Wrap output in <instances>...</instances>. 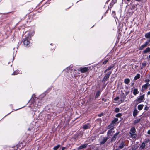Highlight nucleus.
Masks as SVG:
<instances>
[{"label":"nucleus","instance_id":"9d476101","mask_svg":"<svg viewBox=\"0 0 150 150\" xmlns=\"http://www.w3.org/2000/svg\"><path fill=\"white\" fill-rule=\"evenodd\" d=\"M147 65V62L146 61H144V62H143L142 63V67L141 68V69H142L143 67H145Z\"/></svg>","mask_w":150,"mask_h":150},{"label":"nucleus","instance_id":"412c9836","mask_svg":"<svg viewBox=\"0 0 150 150\" xmlns=\"http://www.w3.org/2000/svg\"><path fill=\"white\" fill-rule=\"evenodd\" d=\"M60 146V145H57V146L54 147L53 148L54 150H57Z\"/></svg>","mask_w":150,"mask_h":150},{"label":"nucleus","instance_id":"ea45409f","mask_svg":"<svg viewBox=\"0 0 150 150\" xmlns=\"http://www.w3.org/2000/svg\"><path fill=\"white\" fill-rule=\"evenodd\" d=\"M65 149V147H63L62 149V150H64Z\"/></svg>","mask_w":150,"mask_h":150},{"label":"nucleus","instance_id":"7c9ffc66","mask_svg":"<svg viewBox=\"0 0 150 150\" xmlns=\"http://www.w3.org/2000/svg\"><path fill=\"white\" fill-rule=\"evenodd\" d=\"M99 94H100V92L99 91L96 94V97H98L99 95Z\"/></svg>","mask_w":150,"mask_h":150},{"label":"nucleus","instance_id":"20e7f679","mask_svg":"<svg viewBox=\"0 0 150 150\" xmlns=\"http://www.w3.org/2000/svg\"><path fill=\"white\" fill-rule=\"evenodd\" d=\"M144 98V96L143 95L141 96L140 97L137 98V100L139 102V103L141 102L143 100Z\"/></svg>","mask_w":150,"mask_h":150},{"label":"nucleus","instance_id":"1a4fd4ad","mask_svg":"<svg viewBox=\"0 0 150 150\" xmlns=\"http://www.w3.org/2000/svg\"><path fill=\"white\" fill-rule=\"evenodd\" d=\"M150 51V48L149 47H148L146 48V50L143 51V52L144 53H146Z\"/></svg>","mask_w":150,"mask_h":150},{"label":"nucleus","instance_id":"c03bdc74","mask_svg":"<svg viewBox=\"0 0 150 150\" xmlns=\"http://www.w3.org/2000/svg\"><path fill=\"white\" fill-rule=\"evenodd\" d=\"M149 58H150V55L149 56Z\"/></svg>","mask_w":150,"mask_h":150},{"label":"nucleus","instance_id":"393cba45","mask_svg":"<svg viewBox=\"0 0 150 150\" xmlns=\"http://www.w3.org/2000/svg\"><path fill=\"white\" fill-rule=\"evenodd\" d=\"M107 139H106V138H104L103 141H102V142H100V143L101 144H104L107 141Z\"/></svg>","mask_w":150,"mask_h":150},{"label":"nucleus","instance_id":"4c0bfd02","mask_svg":"<svg viewBox=\"0 0 150 150\" xmlns=\"http://www.w3.org/2000/svg\"><path fill=\"white\" fill-rule=\"evenodd\" d=\"M102 115H103V114L102 113L98 115L99 117H101Z\"/></svg>","mask_w":150,"mask_h":150},{"label":"nucleus","instance_id":"5701e85b","mask_svg":"<svg viewBox=\"0 0 150 150\" xmlns=\"http://www.w3.org/2000/svg\"><path fill=\"white\" fill-rule=\"evenodd\" d=\"M150 40H148L144 44L146 46L148 45V44L150 43Z\"/></svg>","mask_w":150,"mask_h":150},{"label":"nucleus","instance_id":"79ce46f5","mask_svg":"<svg viewBox=\"0 0 150 150\" xmlns=\"http://www.w3.org/2000/svg\"><path fill=\"white\" fill-rule=\"evenodd\" d=\"M128 1H129L130 0H126Z\"/></svg>","mask_w":150,"mask_h":150},{"label":"nucleus","instance_id":"cd10ccee","mask_svg":"<svg viewBox=\"0 0 150 150\" xmlns=\"http://www.w3.org/2000/svg\"><path fill=\"white\" fill-rule=\"evenodd\" d=\"M115 111L116 112H118L119 111V108H117L115 109Z\"/></svg>","mask_w":150,"mask_h":150},{"label":"nucleus","instance_id":"2eb2a0df","mask_svg":"<svg viewBox=\"0 0 150 150\" xmlns=\"http://www.w3.org/2000/svg\"><path fill=\"white\" fill-rule=\"evenodd\" d=\"M125 83L126 84H128L130 82V80L129 79H126L124 81Z\"/></svg>","mask_w":150,"mask_h":150},{"label":"nucleus","instance_id":"f8f14e48","mask_svg":"<svg viewBox=\"0 0 150 150\" xmlns=\"http://www.w3.org/2000/svg\"><path fill=\"white\" fill-rule=\"evenodd\" d=\"M144 106L143 105H139L138 106V108L139 110H141L142 109Z\"/></svg>","mask_w":150,"mask_h":150},{"label":"nucleus","instance_id":"0eeeda50","mask_svg":"<svg viewBox=\"0 0 150 150\" xmlns=\"http://www.w3.org/2000/svg\"><path fill=\"white\" fill-rule=\"evenodd\" d=\"M146 146L145 143L144 142H143L141 146H140L139 147V149H142L144 148Z\"/></svg>","mask_w":150,"mask_h":150},{"label":"nucleus","instance_id":"a878e982","mask_svg":"<svg viewBox=\"0 0 150 150\" xmlns=\"http://www.w3.org/2000/svg\"><path fill=\"white\" fill-rule=\"evenodd\" d=\"M88 127V126L87 125H85L83 127V128L84 129H86Z\"/></svg>","mask_w":150,"mask_h":150},{"label":"nucleus","instance_id":"aec40b11","mask_svg":"<svg viewBox=\"0 0 150 150\" xmlns=\"http://www.w3.org/2000/svg\"><path fill=\"white\" fill-rule=\"evenodd\" d=\"M109 76L107 75H105V76L103 78V80L105 81L109 78Z\"/></svg>","mask_w":150,"mask_h":150},{"label":"nucleus","instance_id":"a18cd8bd","mask_svg":"<svg viewBox=\"0 0 150 150\" xmlns=\"http://www.w3.org/2000/svg\"><path fill=\"white\" fill-rule=\"evenodd\" d=\"M119 150V149H116V150Z\"/></svg>","mask_w":150,"mask_h":150},{"label":"nucleus","instance_id":"58836bf2","mask_svg":"<svg viewBox=\"0 0 150 150\" xmlns=\"http://www.w3.org/2000/svg\"><path fill=\"white\" fill-rule=\"evenodd\" d=\"M147 94L148 95H150V91H148L147 93Z\"/></svg>","mask_w":150,"mask_h":150},{"label":"nucleus","instance_id":"a19ab883","mask_svg":"<svg viewBox=\"0 0 150 150\" xmlns=\"http://www.w3.org/2000/svg\"><path fill=\"white\" fill-rule=\"evenodd\" d=\"M138 1H140L141 0H136Z\"/></svg>","mask_w":150,"mask_h":150},{"label":"nucleus","instance_id":"f3484780","mask_svg":"<svg viewBox=\"0 0 150 150\" xmlns=\"http://www.w3.org/2000/svg\"><path fill=\"white\" fill-rule=\"evenodd\" d=\"M140 77V75L139 74H138L136 76H135L134 77V79L135 80H136L138 79H139Z\"/></svg>","mask_w":150,"mask_h":150},{"label":"nucleus","instance_id":"423d86ee","mask_svg":"<svg viewBox=\"0 0 150 150\" xmlns=\"http://www.w3.org/2000/svg\"><path fill=\"white\" fill-rule=\"evenodd\" d=\"M23 43L24 45L26 46H28L30 45V42L28 40H24Z\"/></svg>","mask_w":150,"mask_h":150},{"label":"nucleus","instance_id":"c756f323","mask_svg":"<svg viewBox=\"0 0 150 150\" xmlns=\"http://www.w3.org/2000/svg\"><path fill=\"white\" fill-rule=\"evenodd\" d=\"M111 73V71H109V72H108L106 74V75H108V76H109L110 75Z\"/></svg>","mask_w":150,"mask_h":150},{"label":"nucleus","instance_id":"ddd939ff","mask_svg":"<svg viewBox=\"0 0 150 150\" xmlns=\"http://www.w3.org/2000/svg\"><path fill=\"white\" fill-rule=\"evenodd\" d=\"M138 111L136 109L134 110L133 113V115L134 116H136L138 113Z\"/></svg>","mask_w":150,"mask_h":150},{"label":"nucleus","instance_id":"6ab92c4d","mask_svg":"<svg viewBox=\"0 0 150 150\" xmlns=\"http://www.w3.org/2000/svg\"><path fill=\"white\" fill-rule=\"evenodd\" d=\"M117 135H118V134L117 133H116V134H115L114 137H113L112 138L111 140L112 141H114V140H115L116 139V137L117 136Z\"/></svg>","mask_w":150,"mask_h":150},{"label":"nucleus","instance_id":"dca6fc26","mask_svg":"<svg viewBox=\"0 0 150 150\" xmlns=\"http://www.w3.org/2000/svg\"><path fill=\"white\" fill-rule=\"evenodd\" d=\"M86 146L87 145L85 144L79 146V149H82L85 148Z\"/></svg>","mask_w":150,"mask_h":150},{"label":"nucleus","instance_id":"6e6552de","mask_svg":"<svg viewBox=\"0 0 150 150\" xmlns=\"http://www.w3.org/2000/svg\"><path fill=\"white\" fill-rule=\"evenodd\" d=\"M145 37L147 38H150V32L146 33L145 35Z\"/></svg>","mask_w":150,"mask_h":150},{"label":"nucleus","instance_id":"72a5a7b5","mask_svg":"<svg viewBox=\"0 0 150 150\" xmlns=\"http://www.w3.org/2000/svg\"><path fill=\"white\" fill-rule=\"evenodd\" d=\"M17 72H17H14L13 73V75H16V74H18V73Z\"/></svg>","mask_w":150,"mask_h":150},{"label":"nucleus","instance_id":"e433bc0d","mask_svg":"<svg viewBox=\"0 0 150 150\" xmlns=\"http://www.w3.org/2000/svg\"><path fill=\"white\" fill-rule=\"evenodd\" d=\"M147 133L148 134H150V130L148 131Z\"/></svg>","mask_w":150,"mask_h":150},{"label":"nucleus","instance_id":"39448f33","mask_svg":"<svg viewBox=\"0 0 150 150\" xmlns=\"http://www.w3.org/2000/svg\"><path fill=\"white\" fill-rule=\"evenodd\" d=\"M113 129H111L108 131V136H111L113 134L114 132L112 131Z\"/></svg>","mask_w":150,"mask_h":150},{"label":"nucleus","instance_id":"c9c22d12","mask_svg":"<svg viewBox=\"0 0 150 150\" xmlns=\"http://www.w3.org/2000/svg\"><path fill=\"white\" fill-rule=\"evenodd\" d=\"M149 109V108L147 106H146L145 107L144 109L146 110H147Z\"/></svg>","mask_w":150,"mask_h":150},{"label":"nucleus","instance_id":"b1692460","mask_svg":"<svg viewBox=\"0 0 150 150\" xmlns=\"http://www.w3.org/2000/svg\"><path fill=\"white\" fill-rule=\"evenodd\" d=\"M113 67V66H110L106 70H105V72L107 71H108L110 70Z\"/></svg>","mask_w":150,"mask_h":150},{"label":"nucleus","instance_id":"a211bd4d","mask_svg":"<svg viewBox=\"0 0 150 150\" xmlns=\"http://www.w3.org/2000/svg\"><path fill=\"white\" fill-rule=\"evenodd\" d=\"M146 47V46L144 44L142 45L141 46L139 47V49L140 50H142Z\"/></svg>","mask_w":150,"mask_h":150},{"label":"nucleus","instance_id":"f03ea898","mask_svg":"<svg viewBox=\"0 0 150 150\" xmlns=\"http://www.w3.org/2000/svg\"><path fill=\"white\" fill-rule=\"evenodd\" d=\"M90 69V68L88 67H81L80 69L81 72L84 73L88 71Z\"/></svg>","mask_w":150,"mask_h":150},{"label":"nucleus","instance_id":"f257e3e1","mask_svg":"<svg viewBox=\"0 0 150 150\" xmlns=\"http://www.w3.org/2000/svg\"><path fill=\"white\" fill-rule=\"evenodd\" d=\"M135 129L134 128H132L130 130V134L131 136L133 138H135L136 137V135L135 134Z\"/></svg>","mask_w":150,"mask_h":150},{"label":"nucleus","instance_id":"4468645a","mask_svg":"<svg viewBox=\"0 0 150 150\" xmlns=\"http://www.w3.org/2000/svg\"><path fill=\"white\" fill-rule=\"evenodd\" d=\"M118 121V119L117 118H115L112 121V124L114 125Z\"/></svg>","mask_w":150,"mask_h":150},{"label":"nucleus","instance_id":"2f4dec72","mask_svg":"<svg viewBox=\"0 0 150 150\" xmlns=\"http://www.w3.org/2000/svg\"><path fill=\"white\" fill-rule=\"evenodd\" d=\"M119 99V98L118 97H117L115 98L114 100H115L116 101V100H118Z\"/></svg>","mask_w":150,"mask_h":150},{"label":"nucleus","instance_id":"c85d7f7f","mask_svg":"<svg viewBox=\"0 0 150 150\" xmlns=\"http://www.w3.org/2000/svg\"><path fill=\"white\" fill-rule=\"evenodd\" d=\"M121 116V114L120 113L117 114L116 116L117 117H119Z\"/></svg>","mask_w":150,"mask_h":150},{"label":"nucleus","instance_id":"37998d69","mask_svg":"<svg viewBox=\"0 0 150 150\" xmlns=\"http://www.w3.org/2000/svg\"><path fill=\"white\" fill-rule=\"evenodd\" d=\"M138 120V121H137V122H138L140 120Z\"/></svg>","mask_w":150,"mask_h":150},{"label":"nucleus","instance_id":"473e14b6","mask_svg":"<svg viewBox=\"0 0 150 150\" xmlns=\"http://www.w3.org/2000/svg\"><path fill=\"white\" fill-rule=\"evenodd\" d=\"M107 62H108V60H106L104 61L103 63V64H105Z\"/></svg>","mask_w":150,"mask_h":150},{"label":"nucleus","instance_id":"4be33fe9","mask_svg":"<svg viewBox=\"0 0 150 150\" xmlns=\"http://www.w3.org/2000/svg\"><path fill=\"white\" fill-rule=\"evenodd\" d=\"M125 146V144L124 143H121L119 146V147L120 149H122Z\"/></svg>","mask_w":150,"mask_h":150},{"label":"nucleus","instance_id":"7ed1b4c3","mask_svg":"<svg viewBox=\"0 0 150 150\" xmlns=\"http://www.w3.org/2000/svg\"><path fill=\"white\" fill-rule=\"evenodd\" d=\"M150 84L149 83H146L144 85H143L142 87V91H143L147 89L148 87L149 86Z\"/></svg>","mask_w":150,"mask_h":150},{"label":"nucleus","instance_id":"bb28decb","mask_svg":"<svg viewBox=\"0 0 150 150\" xmlns=\"http://www.w3.org/2000/svg\"><path fill=\"white\" fill-rule=\"evenodd\" d=\"M150 81V80L148 79H146L144 80V82L146 83H149V82Z\"/></svg>","mask_w":150,"mask_h":150},{"label":"nucleus","instance_id":"f704fd0d","mask_svg":"<svg viewBox=\"0 0 150 150\" xmlns=\"http://www.w3.org/2000/svg\"><path fill=\"white\" fill-rule=\"evenodd\" d=\"M149 139H146V140L145 141V142L146 143L148 142H149Z\"/></svg>","mask_w":150,"mask_h":150},{"label":"nucleus","instance_id":"9b49d317","mask_svg":"<svg viewBox=\"0 0 150 150\" xmlns=\"http://www.w3.org/2000/svg\"><path fill=\"white\" fill-rule=\"evenodd\" d=\"M138 93V91L137 89L136 88L134 89L133 92V94L134 95H136Z\"/></svg>","mask_w":150,"mask_h":150}]
</instances>
